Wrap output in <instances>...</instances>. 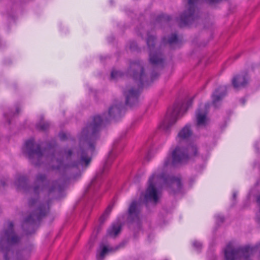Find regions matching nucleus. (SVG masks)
<instances>
[{"instance_id":"nucleus-7","label":"nucleus","mask_w":260,"mask_h":260,"mask_svg":"<svg viewBox=\"0 0 260 260\" xmlns=\"http://www.w3.org/2000/svg\"><path fill=\"white\" fill-rule=\"evenodd\" d=\"M187 110L186 104L175 103L171 109L169 110L165 119L160 125V128L165 133H168L170 128L182 116L183 111Z\"/></svg>"},{"instance_id":"nucleus-10","label":"nucleus","mask_w":260,"mask_h":260,"mask_svg":"<svg viewBox=\"0 0 260 260\" xmlns=\"http://www.w3.org/2000/svg\"><path fill=\"white\" fill-rule=\"evenodd\" d=\"M141 204L137 201H133L130 204L128 210L127 222L130 228L132 229H140L141 228Z\"/></svg>"},{"instance_id":"nucleus-12","label":"nucleus","mask_w":260,"mask_h":260,"mask_svg":"<svg viewBox=\"0 0 260 260\" xmlns=\"http://www.w3.org/2000/svg\"><path fill=\"white\" fill-rule=\"evenodd\" d=\"M158 179L160 180L161 185H165L170 193L179 191L181 187V183L179 178L170 176L162 173L159 175Z\"/></svg>"},{"instance_id":"nucleus-24","label":"nucleus","mask_w":260,"mask_h":260,"mask_svg":"<svg viewBox=\"0 0 260 260\" xmlns=\"http://www.w3.org/2000/svg\"><path fill=\"white\" fill-rule=\"evenodd\" d=\"M108 249L106 247H103L102 250L99 253L97 254L96 257L98 259H103L105 254L108 252Z\"/></svg>"},{"instance_id":"nucleus-19","label":"nucleus","mask_w":260,"mask_h":260,"mask_svg":"<svg viewBox=\"0 0 260 260\" xmlns=\"http://www.w3.org/2000/svg\"><path fill=\"white\" fill-rule=\"evenodd\" d=\"M191 134L192 132L190 126L186 125L178 133V136L182 139H185L190 137Z\"/></svg>"},{"instance_id":"nucleus-3","label":"nucleus","mask_w":260,"mask_h":260,"mask_svg":"<svg viewBox=\"0 0 260 260\" xmlns=\"http://www.w3.org/2000/svg\"><path fill=\"white\" fill-rule=\"evenodd\" d=\"M257 252L260 256V243L254 246L235 248L230 242L224 249V260H251V257Z\"/></svg>"},{"instance_id":"nucleus-5","label":"nucleus","mask_w":260,"mask_h":260,"mask_svg":"<svg viewBox=\"0 0 260 260\" xmlns=\"http://www.w3.org/2000/svg\"><path fill=\"white\" fill-rule=\"evenodd\" d=\"M28 205L31 211L30 215L26 218L22 224V228L25 229L27 224L30 225L40 221L48 213L49 209V203H43L37 199L31 198L29 200Z\"/></svg>"},{"instance_id":"nucleus-14","label":"nucleus","mask_w":260,"mask_h":260,"mask_svg":"<svg viewBox=\"0 0 260 260\" xmlns=\"http://www.w3.org/2000/svg\"><path fill=\"white\" fill-rule=\"evenodd\" d=\"M226 88L225 86H219L213 93L212 95V104L217 107L218 103L222 100L226 95Z\"/></svg>"},{"instance_id":"nucleus-18","label":"nucleus","mask_w":260,"mask_h":260,"mask_svg":"<svg viewBox=\"0 0 260 260\" xmlns=\"http://www.w3.org/2000/svg\"><path fill=\"white\" fill-rule=\"evenodd\" d=\"M121 224L119 222L113 223L107 231L108 235L111 237H115L121 231Z\"/></svg>"},{"instance_id":"nucleus-4","label":"nucleus","mask_w":260,"mask_h":260,"mask_svg":"<svg viewBox=\"0 0 260 260\" xmlns=\"http://www.w3.org/2000/svg\"><path fill=\"white\" fill-rule=\"evenodd\" d=\"M58 181H53L47 184V176L45 174L39 173L36 175L34 183L33 192L38 195L42 191L49 197L53 198L56 193L60 192L64 186V183H60Z\"/></svg>"},{"instance_id":"nucleus-1","label":"nucleus","mask_w":260,"mask_h":260,"mask_svg":"<svg viewBox=\"0 0 260 260\" xmlns=\"http://www.w3.org/2000/svg\"><path fill=\"white\" fill-rule=\"evenodd\" d=\"M121 104L111 106L108 114L103 117L95 116L87 124L81 133L79 148L73 152L71 149L64 150L61 153L54 152L52 149L42 151L39 144H35L33 140L25 142L24 152L27 155L30 162L35 166L49 163L53 170H79V166L87 167L91 161V155L94 150L95 141L99 138V132L104 121L107 122L120 116Z\"/></svg>"},{"instance_id":"nucleus-21","label":"nucleus","mask_w":260,"mask_h":260,"mask_svg":"<svg viewBox=\"0 0 260 260\" xmlns=\"http://www.w3.org/2000/svg\"><path fill=\"white\" fill-rule=\"evenodd\" d=\"M50 127V123L48 122L41 121L37 125V128L41 131H46Z\"/></svg>"},{"instance_id":"nucleus-20","label":"nucleus","mask_w":260,"mask_h":260,"mask_svg":"<svg viewBox=\"0 0 260 260\" xmlns=\"http://www.w3.org/2000/svg\"><path fill=\"white\" fill-rule=\"evenodd\" d=\"M113 205H109L100 218L101 223H103L112 211Z\"/></svg>"},{"instance_id":"nucleus-15","label":"nucleus","mask_w":260,"mask_h":260,"mask_svg":"<svg viewBox=\"0 0 260 260\" xmlns=\"http://www.w3.org/2000/svg\"><path fill=\"white\" fill-rule=\"evenodd\" d=\"M248 83L247 74H241L235 76L232 80V84L235 88L245 87Z\"/></svg>"},{"instance_id":"nucleus-11","label":"nucleus","mask_w":260,"mask_h":260,"mask_svg":"<svg viewBox=\"0 0 260 260\" xmlns=\"http://www.w3.org/2000/svg\"><path fill=\"white\" fill-rule=\"evenodd\" d=\"M158 177L159 175L153 174L148 180V186L144 194V201L146 203L150 202L156 204L158 202V194L156 186L161 185V181Z\"/></svg>"},{"instance_id":"nucleus-13","label":"nucleus","mask_w":260,"mask_h":260,"mask_svg":"<svg viewBox=\"0 0 260 260\" xmlns=\"http://www.w3.org/2000/svg\"><path fill=\"white\" fill-rule=\"evenodd\" d=\"M209 104L205 105L203 107H200L196 113V125L198 127H205L208 123L207 117Z\"/></svg>"},{"instance_id":"nucleus-9","label":"nucleus","mask_w":260,"mask_h":260,"mask_svg":"<svg viewBox=\"0 0 260 260\" xmlns=\"http://www.w3.org/2000/svg\"><path fill=\"white\" fill-rule=\"evenodd\" d=\"M155 37L148 35L147 44L149 52V61L154 67L161 68L163 67L164 58L159 49L155 47Z\"/></svg>"},{"instance_id":"nucleus-27","label":"nucleus","mask_w":260,"mask_h":260,"mask_svg":"<svg viewBox=\"0 0 260 260\" xmlns=\"http://www.w3.org/2000/svg\"><path fill=\"white\" fill-rule=\"evenodd\" d=\"M171 163V158L170 157H167L165 162H164V166L167 167Z\"/></svg>"},{"instance_id":"nucleus-33","label":"nucleus","mask_w":260,"mask_h":260,"mask_svg":"<svg viewBox=\"0 0 260 260\" xmlns=\"http://www.w3.org/2000/svg\"><path fill=\"white\" fill-rule=\"evenodd\" d=\"M71 178H75V176H71Z\"/></svg>"},{"instance_id":"nucleus-8","label":"nucleus","mask_w":260,"mask_h":260,"mask_svg":"<svg viewBox=\"0 0 260 260\" xmlns=\"http://www.w3.org/2000/svg\"><path fill=\"white\" fill-rule=\"evenodd\" d=\"M198 154V149L196 145H189L186 149L177 146L172 152V164L175 165L186 161L189 157L196 156Z\"/></svg>"},{"instance_id":"nucleus-16","label":"nucleus","mask_w":260,"mask_h":260,"mask_svg":"<svg viewBox=\"0 0 260 260\" xmlns=\"http://www.w3.org/2000/svg\"><path fill=\"white\" fill-rule=\"evenodd\" d=\"M178 44L179 40L177 35L175 34H173L168 39L165 37L162 39L161 46L168 44L170 47L172 48H174V45H177Z\"/></svg>"},{"instance_id":"nucleus-23","label":"nucleus","mask_w":260,"mask_h":260,"mask_svg":"<svg viewBox=\"0 0 260 260\" xmlns=\"http://www.w3.org/2000/svg\"><path fill=\"white\" fill-rule=\"evenodd\" d=\"M123 76L122 72L115 70H113L111 74V78L112 79H117Z\"/></svg>"},{"instance_id":"nucleus-29","label":"nucleus","mask_w":260,"mask_h":260,"mask_svg":"<svg viewBox=\"0 0 260 260\" xmlns=\"http://www.w3.org/2000/svg\"><path fill=\"white\" fill-rule=\"evenodd\" d=\"M59 136L61 140L65 139L66 136V135L64 133H60L59 135Z\"/></svg>"},{"instance_id":"nucleus-34","label":"nucleus","mask_w":260,"mask_h":260,"mask_svg":"<svg viewBox=\"0 0 260 260\" xmlns=\"http://www.w3.org/2000/svg\"><path fill=\"white\" fill-rule=\"evenodd\" d=\"M245 103V101H243V104H244Z\"/></svg>"},{"instance_id":"nucleus-30","label":"nucleus","mask_w":260,"mask_h":260,"mask_svg":"<svg viewBox=\"0 0 260 260\" xmlns=\"http://www.w3.org/2000/svg\"><path fill=\"white\" fill-rule=\"evenodd\" d=\"M233 198L234 199H235L236 198V193H234V194H233Z\"/></svg>"},{"instance_id":"nucleus-28","label":"nucleus","mask_w":260,"mask_h":260,"mask_svg":"<svg viewBox=\"0 0 260 260\" xmlns=\"http://www.w3.org/2000/svg\"><path fill=\"white\" fill-rule=\"evenodd\" d=\"M158 76V74L157 73H155L154 72L152 73V74H151V79L152 80H154L155 79H156Z\"/></svg>"},{"instance_id":"nucleus-17","label":"nucleus","mask_w":260,"mask_h":260,"mask_svg":"<svg viewBox=\"0 0 260 260\" xmlns=\"http://www.w3.org/2000/svg\"><path fill=\"white\" fill-rule=\"evenodd\" d=\"M27 178L25 176L21 175L18 176L15 183L17 189L20 190H26L27 188Z\"/></svg>"},{"instance_id":"nucleus-31","label":"nucleus","mask_w":260,"mask_h":260,"mask_svg":"<svg viewBox=\"0 0 260 260\" xmlns=\"http://www.w3.org/2000/svg\"><path fill=\"white\" fill-rule=\"evenodd\" d=\"M187 104V106L188 107L189 105L191 104V102H188Z\"/></svg>"},{"instance_id":"nucleus-2","label":"nucleus","mask_w":260,"mask_h":260,"mask_svg":"<svg viewBox=\"0 0 260 260\" xmlns=\"http://www.w3.org/2000/svg\"><path fill=\"white\" fill-rule=\"evenodd\" d=\"M128 73L132 76L137 82L138 89L133 87L128 88L124 91L125 96V104L129 106L136 105L138 101L139 88L144 85L146 77L144 72V68L139 61H134L131 63Z\"/></svg>"},{"instance_id":"nucleus-25","label":"nucleus","mask_w":260,"mask_h":260,"mask_svg":"<svg viewBox=\"0 0 260 260\" xmlns=\"http://www.w3.org/2000/svg\"><path fill=\"white\" fill-rule=\"evenodd\" d=\"M193 246L197 249V250H200L202 248V245L201 243L195 241L193 243Z\"/></svg>"},{"instance_id":"nucleus-32","label":"nucleus","mask_w":260,"mask_h":260,"mask_svg":"<svg viewBox=\"0 0 260 260\" xmlns=\"http://www.w3.org/2000/svg\"><path fill=\"white\" fill-rule=\"evenodd\" d=\"M221 222H223V218H221Z\"/></svg>"},{"instance_id":"nucleus-6","label":"nucleus","mask_w":260,"mask_h":260,"mask_svg":"<svg viewBox=\"0 0 260 260\" xmlns=\"http://www.w3.org/2000/svg\"><path fill=\"white\" fill-rule=\"evenodd\" d=\"M13 223L9 221L7 229H5L0 236V250L4 253L5 260H9V254L12 253V245L17 243L20 238L14 232Z\"/></svg>"},{"instance_id":"nucleus-26","label":"nucleus","mask_w":260,"mask_h":260,"mask_svg":"<svg viewBox=\"0 0 260 260\" xmlns=\"http://www.w3.org/2000/svg\"><path fill=\"white\" fill-rule=\"evenodd\" d=\"M130 49L132 50H136L137 49V45L134 42H132L129 46Z\"/></svg>"},{"instance_id":"nucleus-22","label":"nucleus","mask_w":260,"mask_h":260,"mask_svg":"<svg viewBox=\"0 0 260 260\" xmlns=\"http://www.w3.org/2000/svg\"><path fill=\"white\" fill-rule=\"evenodd\" d=\"M170 20L171 17L165 14H162L158 16L156 19L157 22L161 23L169 22Z\"/></svg>"},{"instance_id":"nucleus-35","label":"nucleus","mask_w":260,"mask_h":260,"mask_svg":"<svg viewBox=\"0 0 260 260\" xmlns=\"http://www.w3.org/2000/svg\"><path fill=\"white\" fill-rule=\"evenodd\" d=\"M27 234H31V233L30 232H28Z\"/></svg>"}]
</instances>
